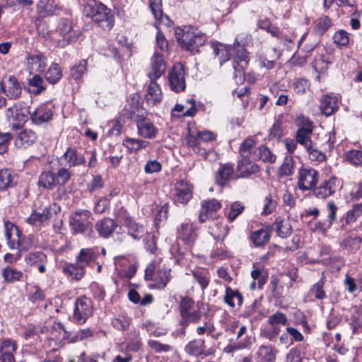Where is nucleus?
Instances as JSON below:
<instances>
[{"instance_id": "15", "label": "nucleus", "mask_w": 362, "mask_h": 362, "mask_svg": "<svg viewBox=\"0 0 362 362\" xmlns=\"http://www.w3.org/2000/svg\"><path fill=\"white\" fill-rule=\"evenodd\" d=\"M166 64L163 55L155 52L151 59L150 69L148 71V76L151 81H156L165 72Z\"/></svg>"}, {"instance_id": "33", "label": "nucleus", "mask_w": 362, "mask_h": 362, "mask_svg": "<svg viewBox=\"0 0 362 362\" xmlns=\"http://www.w3.org/2000/svg\"><path fill=\"white\" fill-rule=\"evenodd\" d=\"M277 351L272 345H261L256 353L261 362H274Z\"/></svg>"}, {"instance_id": "51", "label": "nucleus", "mask_w": 362, "mask_h": 362, "mask_svg": "<svg viewBox=\"0 0 362 362\" xmlns=\"http://www.w3.org/2000/svg\"><path fill=\"white\" fill-rule=\"evenodd\" d=\"M194 279L199 284L201 288L204 290L210 282V276L206 271H194L192 272Z\"/></svg>"}, {"instance_id": "17", "label": "nucleus", "mask_w": 362, "mask_h": 362, "mask_svg": "<svg viewBox=\"0 0 362 362\" xmlns=\"http://www.w3.org/2000/svg\"><path fill=\"white\" fill-rule=\"evenodd\" d=\"M72 25L68 19H61L55 34H59L63 37L62 40L58 39L56 37H52V39L58 41L61 46H64L74 40V37L72 33Z\"/></svg>"}, {"instance_id": "44", "label": "nucleus", "mask_w": 362, "mask_h": 362, "mask_svg": "<svg viewBox=\"0 0 362 362\" xmlns=\"http://www.w3.org/2000/svg\"><path fill=\"white\" fill-rule=\"evenodd\" d=\"M253 160L251 158H244L240 160L238 164V170L240 171L242 176L256 173L259 170L257 165L252 163Z\"/></svg>"}, {"instance_id": "32", "label": "nucleus", "mask_w": 362, "mask_h": 362, "mask_svg": "<svg viewBox=\"0 0 362 362\" xmlns=\"http://www.w3.org/2000/svg\"><path fill=\"white\" fill-rule=\"evenodd\" d=\"M205 341L204 339H198L190 341L185 346V350L187 354L191 356H206L205 351Z\"/></svg>"}, {"instance_id": "50", "label": "nucleus", "mask_w": 362, "mask_h": 362, "mask_svg": "<svg viewBox=\"0 0 362 362\" xmlns=\"http://www.w3.org/2000/svg\"><path fill=\"white\" fill-rule=\"evenodd\" d=\"M127 228L128 234L136 240L141 238L144 234L147 233L146 230L142 225H139L134 221L127 226Z\"/></svg>"}, {"instance_id": "10", "label": "nucleus", "mask_w": 362, "mask_h": 362, "mask_svg": "<svg viewBox=\"0 0 362 362\" xmlns=\"http://www.w3.org/2000/svg\"><path fill=\"white\" fill-rule=\"evenodd\" d=\"M337 210L338 207L335 203L333 201L329 202L327 204V218L324 221L313 222V223L310 225L311 230L322 233H327L337 219Z\"/></svg>"}, {"instance_id": "13", "label": "nucleus", "mask_w": 362, "mask_h": 362, "mask_svg": "<svg viewBox=\"0 0 362 362\" xmlns=\"http://www.w3.org/2000/svg\"><path fill=\"white\" fill-rule=\"evenodd\" d=\"M5 236L8 240V246L13 249L21 247V250H26L28 248L21 245V233L18 227L11 221H4Z\"/></svg>"}, {"instance_id": "61", "label": "nucleus", "mask_w": 362, "mask_h": 362, "mask_svg": "<svg viewBox=\"0 0 362 362\" xmlns=\"http://www.w3.org/2000/svg\"><path fill=\"white\" fill-rule=\"evenodd\" d=\"M268 324L271 326H276L278 325H286L288 324V319L286 315L283 313L276 312L269 317Z\"/></svg>"}, {"instance_id": "52", "label": "nucleus", "mask_w": 362, "mask_h": 362, "mask_svg": "<svg viewBox=\"0 0 362 362\" xmlns=\"http://www.w3.org/2000/svg\"><path fill=\"white\" fill-rule=\"evenodd\" d=\"M25 261L27 264L35 266L38 263H45L47 262V256L42 252H34L30 253L25 258Z\"/></svg>"}, {"instance_id": "14", "label": "nucleus", "mask_w": 362, "mask_h": 362, "mask_svg": "<svg viewBox=\"0 0 362 362\" xmlns=\"http://www.w3.org/2000/svg\"><path fill=\"white\" fill-rule=\"evenodd\" d=\"M30 118L33 123L37 125L49 122L53 117V112L47 104H40L33 111L29 112Z\"/></svg>"}, {"instance_id": "30", "label": "nucleus", "mask_w": 362, "mask_h": 362, "mask_svg": "<svg viewBox=\"0 0 362 362\" xmlns=\"http://www.w3.org/2000/svg\"><path fill=\"white\" fill-rule=\"evenodd\" d=\"M117 226V224L113 219L105 218L98 221L95 228L100 236L107 238L112 233Z\"/></svg>"}, {"instance_id": "63", "label": "nucleus", "mask_w": 362, "mask_h": 362, "mask_svg": "<svg viewBox=\"0 0 362 362\" xmlns=\"http://www.w3.org/2000/svg\"><path fill=\"white\" fill-rule=\"evenodd\" d=\"M302 346H298L291 349L286 355V362H302Z\"/></svg>"}, {"instance_id": "5", "label": "nucleus", "mask_w": 362, "mask_h": 362, "mask_svg": "<svg viewBox=\"0 0 362 362\" xmlns=\"http://www.w3.org/2000/svg\"><path fill=\"white\" fill-rule=\"evenodd\" d=\"M93 311L91 300L86 296L78 298L74 303L73 318L78 324H84Z\"/></svg>"}, {"instance_id": "26", "label": "nucleus", "mask_w": 362, "mask_h": 362, "mask_svg": "<svg viewBox=\"0 0 362 362\" xmlns=\"http://www.w3.org/2000/svg\"><path fill=\"white\" fill-rule=\"evenodd\" d=\"M62 158L65 160L66 164H67L69 168L79 166L86 163L85 157L78 152L75 148H68Z\"/></svg>"}, {"instance_id": "64", "label": "nucleus", "mask_w": 362, "mask_h": 362, "mask_svg": "<svg viewBox=\"0 0 362 362\" xmlns=\"http://www.w3.org/2000/svg\"><path fill=\"white\" fill-rule=\"evenodd\" d=\"M251 276L253 280L257 281L259 288H262L263 285L266 283L267 276L259 267H256L255 264H253V269L251 272Z\"/></svg>"}, {"instance_id": "9", "label": "nucleus", "mask_w": 362, "mask_h": 362, "mask_svg": "<svg viewBox=\"0 0 362 362\" xmlns=\"http://www.w3.org/2000/svg\"><path fill=\"white\" fill-rule=\"evenodd\" d=\"M185 70L183 65L176 63L169 70L168 78L170 88L175 92H180L185 88Z\"/></svg>"}, {"instance_id": "36", "label": "nucleus", "mask_w": 362, "mask_h": 362, "mask_svg": "<svg viewBox=\"0 0 362 362\" xmlns=\"http://www.w3.org/2000/svg\"><path fill=\"white\" fill-rule=\"evenodd\" d=\"M212 48L214 54L218 57L221 65L230 59L231 55L230 46L216 42L212 44Z\"/></svg>"}, {"instance_id": "62", "label": "nucleus", "mask_w": 362, "mask_h": 362, "mask_svg": "<svg viewBox=\"0 0 362 362\" xmlns=\"http://www.w3.org/2000/svg\"><path fill=\"white\" fill-rule=\"evenodd\" d=\"M306 151L312 161L322 162L325 160V155L317 148L316 144L306 149Z\"/></svg>"}, {"instance_id": "11", "label": "nucleus", "mask_w": 362, "mask_h": 362, "mask_svg": "<svg viewBox=\"0 0 362 362\" xmlns=\"http://www.w3.org/2000/svg\"><path fill=\"white\" fill-rule=\"evenodd\" d=\"M51 216V206L49 204H45L34 210L30 216L26 218V222L32 226H40L48 221Z\"/></svg>"}, {"instance_id": "55", "label": "nucleus", "mask_w": 362, "mask_h": 362, "mask_svg": "<svg viewBox=\"0 0 362 362\" xmlns=\"http://www.w3.org/2000/svg\"><path fill=\"white\" fill-rule=\"evenodd\" d=\"M346 159L352 165L362 166V151L350 150L346 153Z\"/></svg>"}, {"instance_id": "31", "label": "nucleus", "mask_w": 362, "mask_h": 362, "mask_svg": "<svg viewBox=\"0 0 362 362\" xmlns=\"http://www.w3.org/2000/svg\"><path fill=\"white\" fill-rule=\"evenodd\" d=\"M211 235L217 241H223L228 234L230 228L227 225H223L222 221L216 220L212 221V225L209 226Z\"/></svg>"}, {"instance_id": "59", "label": "nucleus", "mask_w": 362, "mask_h": 362, "mask_svg": "<svg viewBox=\"0 0 362 362\" xmlns=\"http://www.w3.org/2000/svg\"><path fill=\"white\" fill-rule=\"evenodd\" d=\"M292 86L296 93L298 95H303L309 90L310 83L306 79L298 78L294 81Z\"/></svg>"}, {"instance_id": "56", "label": "nucleus", "mask_w": 362, "mask_h": 362, "mask_svg": "<svg viewBox=\"0 0 362 362\" xmlns=\"http://www.w3.org/2000/svg\"><path fill=\"white\" fill-rule=\"evenodd\" d=\"M331 19L326 16L319 18L314 28L315 32L318 35H323L331 26Z\"/></svg>"}, {"instance_id": "3", "label": "nucleus", "mask_w": 362, "mask_h": 362, "mask_svg": "<svg viewBox=\"0 0 362 362\" xmlns=\"http://www.w3.org/2000/svg\"><path fill=\"white\" fill-rule=\"evenodd\" d=\"M175 35L181 46L191 52H198L199 48L204 45L207 38L205 34L192 26L177 28L175 30Z\"/></svg>"}, {"instance_id": "29", "label": "nucleus", "mask_w": 362, "mask_h": 362, "mask_svg": "<svg viewBox=\"0 0 362 362\" xmlns=\"http://www.w3.org/2000/svg\"><path fill=\"white\" fill-rule=\"evenodd\" d=\"M253 160H262L264 163H274L276 160V155L266 146L262 145L257 148L252 154Z\"/></svg>"}, {"instance_id": "35", "label": "nucleus", "mask_w": 362, "mask_h": 362, "mask_svg": "<svg viewBox=\"0 0 362 362\" xmlns=\"http://www.w3.org/2000/svg\"><path fill=\"white\" fill-rule=\"evenodd\" d=\"M312 132L313 129L308 127H301L297 130L296 141L298 144L303 146L305 150L315 144L311 140Z\"/></svg>"}, {"instance_id": "19", "label": "nucleus", "mask_w": 362, "mask_h": 362, "mask_svg": "<svg viewBox=\"0 0 362 362\" xmlns=\"http://www.w3.org/2000/svg\"><path fill=\"white\" fill-rule=\"evenodd\" d=\"M138 134L146 139H153L158 134V129L148 118H141L137 121Z\"/></svg>"}, {"instance_id": "8", "label": "nucleus", "mask_w": 362, "mask_h": 362, "mask_svg": "<svg viewBox=\"0 0 362 362\" xmlns=\"http://www.w3.org/2000/svg\"><path fill=\"white\" fill-rule=\"evenodd\" d=\"M319 177V173L313 168H300L298 177V186L299 189L303 191L313 189L318 182Z\"/></svg>"}, {"instance_id": "38", "label": "nucleus", "mask_w": 362, "mask_h": 362, "mask_svg": "<svg viewBox=\"0 0 362 362\" xmlns=\"http://www.w3.org/2000/svg\"><path fill=\"white\" fill-rule=\"evenodd\" d=\"M250 239L256 246H262L267 244L270 239V230L267 228H262L254 231Z\"/></svg>"}, {"instance_id": "20", "label": "nucleus", "mask_w": 362, "mask_h": 362, "mask_svg": "<svg viewBox=\"0 0 362 362\" xmlns=\"http://www.w3.org/2000/svg\"><path fill=\"white\" fill-rule=\"evenodd\" d=\"M28 69L30 73L42 72L47 66V58L42 54L27 55Z\"/></svg>"}, {"instance_id": "25", "label": "nucleus", "mask_w": 362, "mask_h": 362, "mask_svg": "<svg viewBox=\"0 0 362 362\" xmlns=\"http://www.w3.org/2000/svg\"><path fill=\"white\" fill-rule=\"evenodd\" d=\"M339 108V98L333 95H325L320 100L322 112L329 117L333 115Z\"/></svg>"}, {"instance_id": "54", "label": "nucleus", "mask_w": 362, "mask_h": 362, "mask_svg": "<svg viewBox=\"0 0 362 362\" xmlns=\"http://www.w3.org/2000/svg\"><path fill=\"white\" fill-rule=\"evenodd\" d=\"M28 85L33 88L32 93L36 95L40 94L45 89L43 78L37 74L29 80Z\"/></svg>"}, {"instance_id": "43", "label": "nucleus", "mask_w": 362, "mask_h": 362, "mask_svg": "<svg viewBox=\"0 0 362 362\" xmlns=\"http://www.w3.org/2000/svg\"><path fill=\"white\" fill-rule=\"evenodd\" d=\"M234 298L238 300V305H241L243 301L242 294L238 290H233L230 287H226V293L223 298L224 302L231 308L235 307Z\"/></svg>"}, {"instance_id": "7", "label": "nucleus", "mask_w": 362, "mask_h": 362, "mask_svg": "<svg viewBox=\"0 0 362 362\" xmlns=\"http://www.w3.org/2000/svg\"><path fill=\"white\" fill-rule=\"evenodd\" d=\"M91 214L89 211H76L70 218V226L75 233H83L89 230L91 226Z\"/></svg>"}, {"instance_id": "39", "label": "nucleus", "mask_w": 362, "mask_h": 362, "mask_svg": "<svg viewBox=\"0 0 362 362\" xmlns=\"http://www.w3.org/2000/svg\"><path fill=\"white\" fill-rule=\"evenodd\" d=\"M122 144L129 153H134L146 148L149 145V142L139 139L127 137L123 140Z\"/></svg>"}, {"instance_id": "18", "label": "nucleus", "mask_w": 362, "mask_h": 362, "mask_svg": "<svg viewBox=\"0 0 362 362\" xmlns=\"http://www.w3.org/2000/svg\"><path fill=\"white\" fill-rule=\"evenodd\" d=\"M17 349L16 342L7 339L0 344V362H16L14 354Z\"/></svg>"}, {"instance_id": "48", "label": "nucleus", "mask_w": 362, "mask_h": 362, "mask_svg": "<svg viewBox=\"0 0 362 362\" xmlns=\"http://www.w3.org/2000/svg\"><path fill=\"white\" fill-rule=\"evenodd\" d=\"M245 209V206L240 202H233L226 213V217L229 222H233L235 218L241 214Z\"/></svg>"}, {"instance_id": "40", "label": "nucleus", "mask_w": 362, "mask_h": 362, "mask_svg": "<svg viewBox=\"0 0 362 362\" xmlns=\"http://www.w3.org/2000/svg\"><path fill=\"white\" fill-rule=\"evenodd\" d=\"M38 185L47 189H52L56 185L55 174L50 171H45L39 176Z\"/></svg>"}, {"instance_id": "37", "label": "nucleus", "mask_w": 362, "mask_h": 362, "mask_svg": "<svg viewBox=\"0 0 362 362\" xmlns=\"http://www.w3.org/2000/svg\"><path fill=\"white\" fill-rule=\"evenodd\" d=\"M274 225L276 232L279 237L284 238L291 235L293 230L289 219L278 217L275 220Z\"/></svg>"}, {"instance_id": "24", "label": "nucleus", "mask_w": 362, "mask_h": 362, "mask_svg": "<svg viewBox=\"0 0 362 362\" xmlns=\"http://www.w3.org/2000/svg\"><path fill=\"white\" fill-rule=\"evenodd\" d=\"M36 133L30 129L20 132L15 139V146L19 148H26L33 144L37 140Z\"/></svg>"}, {"instance_id": "4", "label": "nucleus", "mask_w": 362, "mask_h": 362, "mask_svg": "<svg viewBox=\"0 0 362 362\" xmlns=\"http://www.w3.org/2000/svg\"><path fill=\"white\" fill-rule=\"evenodd\" d=\"M187 144L193 151L199 154L203 158L206 159L208 153L202 147V143H206L215 139V135L210 131L206 130L197 132L196 134L189 133L187 136Z\"/></svg>"}, {"instance_id": "22", "label": "nucleus", "mask_w": 362, "mask_h": 362, "mask_svg": "<svg viewBox=\"0 0 362 362\" xmlns=\"http://www.w3.org/2000/svg\"><path fill=\"white\" fill-rule=\"evenodd\" d=\"M2 91L10 99H17L21 95V87L15 76H10L4 83L2 82Z\"/></svg>"}, {"instance_id": "60", "label": "nucleus", "mask_w": 362, "mask_h": 362, "mask_svg": "<svg viewBox=\"0 0 362 362\" xmlns=\"http://www.w3.org/2000/svg\"><path fill=\"white\" fill-rule=\"evenodd\" d=\"M181 317V325L186 327L190 323H197L201 319V314L199 311H190Z\"/></svg>"}, {"instance_id": "12", "label": "nucleus", "mask_w": 362, "mask_h": 362, "mask_svg": "<svg viewBox=\"0 0 362 362\" xmlns=\"http://www.w3.org/2000/svg\"><path fill=\"white\" fill-rule=\"evenodd\" d=\"M340 187V181L336 177H332L324 181L319 187L313 189V192L317 198L327 199L334 194Z\"/></svg>"}, {"instance_id": "45", "label": "nucleus", "mask_w": 362, "mask_h": 362, "mask_svg": "<svg viewBox=\"0 0 362 362\" xmlns=\"http://www.w3.org/2000/svg\"><path fill=\"white\" fill-rule=\"evenodd\" d=\"M57 8L55 0H40L37 4V11L42 16L52 14Z\"/></svg>"}, {"instance_id": "47", "label": "nucleus", "mask_w": 362, "mask_h": 362, "mask_svg": "<svg viewBox=\"0 0 362 362\" xmlns=\"http://www.w3.org/2000/svg\"><path fill=\"white\" fill-rule=\"evenodd\" d=\"M62 76V71L59 64L52 63L45 74V78L49 83L54 84L60 80Z\"/></svg>"}, {"instance_id": "42", "label": "nucleus", "mask_w": 362, "mask_h": 362, "mask_svg": "<svg viewBox=\"0 0 362 362\" xmlns=\"http://www.w3.org/2000/svg\"><path fill=\"white\" fill-rule=\"evenodd\" d=\"M1 274L5 282L9 284L19 281L23 276L21 271L8 266L2 269Z\"/></svg>"}, {"instance_id": "2", "label": "nucleus", "mask_w": 362, "mask_h": 362, "mask_svg": "<svg viewBox=\"0 0 362 362\" xmlns=\"http://www.w3.org/2000/svg\"><path fill=\"white\" fill-rule=\"evenodd\" d=\"M84 12L86 16L90 17L103 30H110L112 28L115 22L114 14L101 2L90 0L85 6Z\"/></svg>"}, {"instance_id": "53", "label": "nucleus", "mask_w": 362, "mask_h": 362, "mask_svg": "<svg viewBox=\"0 0 362 362\" xmlns=\"http://www.w3.org/2000/svg\"><path fill=\"white\" fill-rule=\"evenodd\" d=\"M188 103L191 104V106L186 111H184L185 108L184 105L177 104L173 110V112H182V116L183 117H193L197 112L196 102L194 99H191L188 100Z\"/></svg>"}, {"instance_id": "6", "label": "nucleus", "mask_w": 362, "mask_h": 362, "mask_svg": "<svg viewBox=\"0 0 362 362\" xmlns=\"http://www.w3.org/2000/svg\"><path fill=\"white\" fill-rule=\"evenodd\" d=\"M233 67L235 76L239 74L241 77L245 70L248 67L250 60V53L241 45L239 41L235 40L233 42Z\"/></svg>"}, {"instance_id": "58", "label": "nucleus", "mask_w": 362, "mask_h": 362, "mask_svg": "<svg viewBox=\"0 0 362 362\" xmlns=\"http://www.w3.org/2000/svg\"><path fill=\"white\" fill-rule=\"evenodd\" d=\"M293 168L294 161L291 158H286L279 169V175L280 177L289 176L293 174Z\"/></svg>"}, {"instance_id": "16", "label": "nucleus", "mask_w": 362, "mask_h": 362, "mask_svg": "<svg viewBox=\"0 0 362 362\" xmlns=\"http://www.w3.org/2000/svg\"><path fill=\"white\" fill-rule=\"evenodd\" d=\"M175 202L182 204L187 203L192 197V188L190 184L185 180H180L175 185Z\"/></svg>"}, {"instance_id": "57", "label": "nucleus", "mask_w": 362, "mask_h": 362, "mask_svg": "<svg viewBox=\"0 0 362 362\" xmlns=\"http://www.w3.org/2000/svg\"><path fill=\"white\" fill-rule=\"evenodd\" d=\"M87 69V62L84 59L81 60L77 64L71 69V75L76 81L80 80Z\"/></svg>"}, {"instance_id": "23", "label": "nucleus", "mask_w": 362, "mask_h": 362, "mask_svg": "<svg viewBox=\"0 0 362 362\" xmlns=\"http://www.w3.org/2000/svg\"><path fill=\"white\" fill-rule=\"evenodd\" d=\"M202 207L199 219L200 222H205L209 218L210 214L213 212L217 211L221 207V202L216 199H211L209 200H204L202 202Z\"/></svg>"}, {"instance_id": "46", "label": "nucleus", "mask_w": 362, "mask_h": 362, "mask_svg": "<svg viewBox=\"0 0 362 362\" xmlns=\"http://www.w3.org/2000/svg\"><path fill=\"white\" fill-rule=\"evenodd\" d=\"M170 279V269H164L158 270L154 279V281L158 288L163 289L166 287Z\"/></svg>"}, {"instance_id": "21", "label": "nucleus", "mask_w": 362, "mask_h": 362, "mask_svg": "<svg viewBox=\"0 0 362 362\" xmlns=\"http://www.w3.org/2000/svg\"><path fill=\"white\" fill-rule=\"evenodd\" d=\"M195 230L196 227L193 223H182L177 230L178 238L184 241L186 245L191 246L197 238Z\"/></svg>"}, {"instance_id": "41", "label": "nucleus", "mask_w": 362, "mask_h": 362, "mask_svg": "<svg viewBox=\"0 0 362 362\" xmlns=\"http://www.w3.org/2000/svg\"><path fill=\"white\" fill-rule=\"evenodd\" d=\"M233 168L230 164H225L220 167L216 177V182L219 185H225L233 175Z\"/></svg>"}, {"instance_id": "28", "label": "nucleus", "mask_w": 362, "mask_h": 362, "mask_svg": "<svg viewBox=\"0 0 362 362\" xmlns=\"http://www.w3.org/2000/svg\"><path fill=\"white\" fill-rule=\"evenodd\" d=\"M18 182V175L10 169L0 170V190L13 187Z\"/></svg>"}, {"instance_id": "49", "label": "nucleus", "mask_w": 362, "mask_h": 362, "mask_svg": "<svg viewBox=\"0 0 362 362\" xmlns=\"http://www.w3.org/2000/svg\"><path fill=\"white\" fill-rule=\"evenodd\" d=\"M255 144V141L253 139L247 138L241 144L239 148V153L240 156L244 158H251L252 154L254 152L252 151V148Z\"/></svg>"}, {"instance_id": "27", "label": "nucleus", "mask_w": 362, "mask_h": 362, "mask_svg": "<svg viewBox=\"0 0 362 362\" xmlns=\"http://www.w3.org/2000/svg\"><path fill=\"white\" fill-rule=\"evenodd\" d=\"M163 99V94L160 87L155 81H151L146 94V100L150 105L159 104Z\"/></svg>"}, {"instance_id": "1", "label": "nucleus", "mask_w": 362, "mask_h": 362, "mask_svg": "<svg viewBox=\"0 0 362 362\" xmlns=\"http://www.w3.org/2000/svg\"><path fill=\"white\" fill-rule=\"evenodd\" d=\"M98 252L94 248H82L76 256L75 263H65L63 272L76 281L81 280L86 273V267L95 261Z\"/></svg>"}, {"instance_id": "34", "label": "nucleus", "mask_w": 362, "mask_h": 362, "mask_svg": "<svg viewBox=\"0 0 362 362\" xmlns=\"http://www.w3.org/2000/svg\"><path fill=\"white\" fill-rule=\"evenodd\" d=\"M362 216V202L354 206L353 209L349 210L341 218V228H344L345 226L351 225L356 221V220Z\"/></svg>"}]
</instances>
